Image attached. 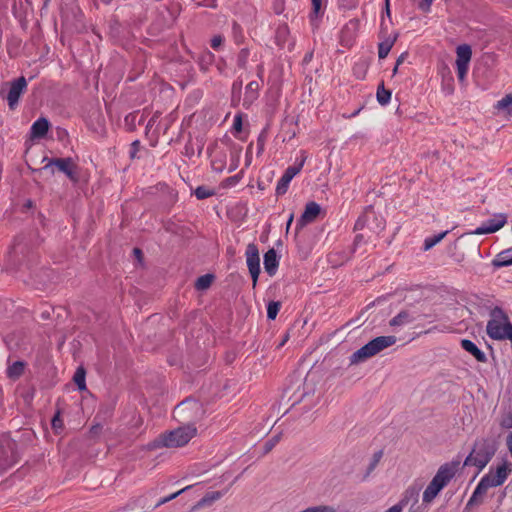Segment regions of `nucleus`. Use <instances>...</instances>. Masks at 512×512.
Returning <instances> with one entry per match:
<instances>
[{"label": "nucleus", "mask_w": 512, "mask_h": 512, "mask_svg": "<svg viewBox=\"0 0 512 512\" xmlns=\"http://www.w3.org/2000/svg\"><path fill=\"white\" fill-rule=\"evenodd\" d=\"M101 432H102V425L100 423H96L91 426V428L89 430V435L91 438H96L101 434Z\"/></svg>", "instance_id": "49530a36"}, {"label": "nucleus", "mask_w": 512, "mask_h": 512, "mask_svg": "<svg viewBox=\"0 0 512 512\" xmlns=\"http://www.w3.org/2000/svg\"><path fill=\"white\" fill-rule=\"evenodd\" d=\"M398 34H395L393 37H387L378 45V57L379 59H384L388 56L390 50L392 49L395 41L397 40Z\"/></svg>", "instance_id": "4be33fe9"}, {"label": "nucleus", "mask_w": 512, "mask_h": 512, "mask_svg": "<svg viewBox=\"0 0 512 512\" xmlns=\"http://www.w3.org/2000/svg\"><path fill=\"white\" fill-rule=\"evenodd\" d=\"M49 128L50 122L48 119L40 117L32 124L30 129V136L33 139H42L47 135Z\"/></svg>", "instance_id": "2eb2a0df"}, {"label": "nucleus", "mask_w": 512, "mask_h": 512, "mask_svg": "<svg viewBox=\"0 0 512 512\" xmlns=\"http://www.w3.org/2000/svg\"><path fill=\"white\" fill-rule=\"evenodd\" d=\"M385 512H402V511L400 510V507L393 505L391 508H389Z\"/></svg>", "instance_id": "774afa93"}, {"label": "nucleus", "mask_w": 512, "mask_h": 512, "mask_svg": "<svg viewBox=\"0 0 512 512\" xmlns=\"http://www.w3.org/2000/svg\"><path fill=\"white\" fill-rule=\"evenodd\" d=\"M204 412L201 402L187 398L174 408L173 417L179 423L195 426L202 419Z\"/></svg>", "instance_id": "7ed1b4c3"}, {"label": "nucleus", "mask_w": 512, "mask_h": 512, "mask_svg": "<svg viewBox=\"0 0 512 512\" xmlns=\"http://www.w3.org/2000/svg\"><path fill=\"white\" fill-rule=\"evenodd\" d=\"M223 495L224 493L221 491L208 492L193 506L192 510L210 506L215 501L219 500Z\"/></svg>", "instance_id": "aec40b11"}, {"label": "nucleus", "mask_w": 512, "mask_h": 512, "mask_svg": "<svg viewBox=\"0 0 512 512\" xmlns=\"http://www.w3.org/2000/svg\"><path fill=\"white\" fill-rule=\"evenodd\" d=\"M487 335L493 340H501V336L503 333V324L496 323L493 321H488L486 326Z\"/></svg>", "instance_id": "393cba45"}, {"label": "nucleus", "mask_w": 512, "mask_h": 512, "mask_svg": "<svg viewBox=\"0 0 512 512\" xmlns=\"http://www.w3.org/2000/svg\"><path fill=\"white\" fill-rule=\"evenodd\" d=\"M252 143L248 146L247 148V151H246V166L250 165L251 163V158H252V152H251V149H252Z\"/></svg>", "instance_id": "052dcab7"}, {"label": "nucleus", "mask_w": 512, "mask_h": 512, "mask_svg": "<svg viewBox=\"0 0 512 512\" xmlns=\"http://www.w3.org/2000/svg\"><path fill=\"white\" fill-rule=\"evenodd\" d=\"M490 317H491V319L489 321H493V322H496V323L504 324L507 321H509L508 315L499 306H495L493 309H491Z\"/></svg>", "instance_id": "c85d7f7f"}, {"label": "nucleus", "mask_w": 512, "mask_h": 512, "mask_svg": "<svg viewBox=\"0 0 512 512\" xmlns=\"http://www.w3.org/2000/svg\"><path fill=\"white\" fill-rule=\"evenodd\" d=\"M264 269L269 276H274L278 270L279 257L274 248L264 254Z\"/></svg>", "instance_id": "dca6fc26"}, {"label": "nucleus", "mask_w": 512, "mask_h": 512, "mask_svg": "<svg viewBox=\"0 0 512 512\" xmlns=\"http://www.w3.org/2000/svg\"><path fill=\"white\" fill-rule=\"evenodd\" d=\"M397 341L396 336H378L364 346L359 348L350 356V363L357 364L363 362L376 354L380 353L384 349L394 345Z\"/></svg>", "instance_id": "f03ea898"}, {"label": "nucleus", "mask_w": 512, "mask_h": 512, "mask_svg": "<svg viewBox=\"0 0 512 512\" xmlns=\"http://www.w3.org/2000/svg\"><path fill=\"white\" fill-rule=\"evenodd\" d=\"M260 85L257 81H251L246 86V92L244 97V104H251L254 100L258 98V91Z\"/></svg>", "instance_id": "b1692460"}, {"label": "nucleus", "mask_w": 512, "mask_h": 512, "mask_svg": "<svg viewBox=\"0 0 512 512\" xmlns=\"http://www.w3.org/2000/svg\"><path fill=\"white\" fill-rule=\"evenodd\" d=\"M442 489L443 487L437 481L432 479L423 492V504L431 503L437 497V495L440 493Z\"/></svg>", "instance_id": "6ab92c4d"}, {"label": "nucleus", "mask_w": 512, "mask_h": 512, "mask_svg": "<svg viewBox=\"0 0 512 512\" xmlns=\"http://www.w3.org/2000/svg\"><path fill=\"white\" fill-rule=\"evenodd\" d=\"M85 378V369L82 366L78 367L73 376V381L80 391H85L87 389Z\"/></svg>", "instance_id": "c756f323"}, {"label": "nucleus", "mask_w": 512, "mask_h": 512, "mask_svg": "<svg viewBox=\"0 0 512 512\" xmlns=\"http://www.w3.org/2000/svg\"><path fill=\"white\" fill-rule=\"evenodd\" d=\"M281 308V303L279 301H270L267 305V318L269 320H274Z\"/></svg>", "instance_id": "e433bc0d"}, {"label": "nucleus", "mask_w": 512, "mask_h": 512, "mask_svg": "<svg viewBox=\"0 0 512 512\" xmlns=\"http://www.w3.org/2000/svg\"><path fill=\"white\" fill-rule=\"evenodd\" d=\"M250 52L247 48H242L237 56V65L241 69H246Z\"/></svg>", "instance_id": "58836bf2"}, {"label": "nucleus", "mask_w": 512, "mask_h": 512, "mask_svg": "<svg viewBox=\"0 0 512 512\" xmlns=\"http://www.w3.org/2000/svg\"><path fill=\"white\" fill-rule=\"evenodd\" d=\"M511 469L509 468V464L507 461H504L501 465H499L496 469V473L493 475L490 471L488 474L484 475L479 483L488 490L492 487L501 486L506 479L508 478Z\"/></svg>", "instance_id": "1a4fd4ad"}, {"label": "nucleus", "mask_w": 512, "mask_h": 512, "mask_svg": "<svg viewBox=\"0 0 512 512\" xmlns=\"http://www.w3.org/2000/svg\"><path fill=\"white\" fill-rule=\"evenodd\" d=\"M140 147L141 144L139 140H135L131 143L129 151V156L131 159H135L137 157V153L139 152Z\"/></svg>", "instance_id": "a18cd8bd"}, {"label": "nucleus", "mask_w": 512, "mask_h": 512, "mask_svg": "<svg viewBox=\"0 0 512 512\" xmlns=\"http://www.w3.org/2000/svg\"><path fill=\"white\" fill-rule=\"evenodd\" d=\"M495 108L498 110H506L508 113L512 112V92L506 94L501 100L497 102Z\"/></svg>", "instance_id": "72a5a7b5"}, {"label": "nucleus", "mask_w": 512, "mask_h": 512, "mask_svg": "<svg viewBox=\"0 0 512 512\" xmlns=\"http://www.w3.org/2000/svg\"><path fill=\"white\" fill-rule=\"evenodd\" d=\"M19 460L16 442L9 435L0 436V471L7 470Z\"/></svg>", "instance_id": "39448f33"}, {"label": "nucleus", "mask_w": 512, "mask_h": 512, "mask_svg": "<svg viewBox=\"0 0 512 512\" xmlns=\"http://www.w3.org/2000/svg\"><path fill=\"white\" fill-rule=\"evenodd\" d=\"M241 88H242V82L241 81L234 82L233 85H232V92L233 93H235V92L240 93L241 92Z\"/></svg>", "instance_id": "680f3d73"}, {"label": "nucleus", "mask_w": 512, "mask_h": 512, "mask_svg": "<svg viewBox=\"0 0 512 512\" xmlns=\"http://www.w3.org/2000/svg\"><path fill=\"white\" fill-rule=\"evenodd\" d=\"M239 180H240V176L234 175V176H231V177H228L227 179H225L224 184H225V186H232V185H235L236 183H238Z\"/></svg>", "instance_id": "4d7b16f0"}, {"label": "nucleus", "mask_w": 512, "mask_h": 512, "mask_svg": "<svg viewBox=\"0 0 512 512\" xmlns=\"http://www.w3.org/2000/svg\"><path fill=\"white\" fill-rule=\"evenodd\" d=\"M47 160V164L42 168L43 170L51 169L54 173L53 167H56L58 171L62 172L67 178L73 183L79 181L78 166L71 157L65 158H44Z\"/></svg>", "instance_id": "423d86ee"}, {"label": "nucleus", "mask_w": 512, "mask_h": 512, "mask_svg": "<svg viewBox=\"0 0 512 512\" xmlns=\"http://www.w3.org/2000/svg\"><path fill=\"white\" fill-rule=\"evenodd\" d=\"M321 212V207L318 203L310 201L306 204L305 209L296 222L295 230L299 232L307 224L312 223L316 220Z\"/></svg>", "instance_id": "ddd939ff"}, {"label": "nucleus", "mask_w": 512, "mask_h": 512, "mask_svg": "<svg viewBox=\"0 0 512 512\" xmlns=\"http://www.w3.org/2000/svg\"><path fill=\"white\" fill-rule=\"evenodd\" d=\"M500 425L506 429L512 428V413H509L506 417H504Z\"/></svg>", "instance_id": "3c124183"}, {"label": "nucleus", "mask_w": 512, "mask_h": 512, "mask_svg": "<svg viewBox=\"0 0 512 512\" xmlns=\"http://www.w3.org/2000/svg\"><path fill=\"white\" fill-rule=\"evenodd\" d=\"M424 509L421 505L416 504L415 506L411 505L409 512H424Z\"/></svg>", "instance_id": "e2e57ef3"}, {"label": "nucleus", "mask_w": 512, "mask_h": 512, "mask_svg": "<svg viewBox=\"0 0 512 512\" xmlns=\"http://www.w3.org/2000/svg\"><path fill=\"white\" fill-rule=\"evenodd\" d=\"M434 0H421L418 4V8L425 12V13H428L430 12L431 10V5L433 3Z\"/></svg>", "instance_id": "09e8293b"}, {"label": "nucleus", "mask_w": 512, "mask_h": 512, "mask_svg": "<svg viewBox=\"0 0 512 512\" xmlns=\"http://www.w3.org/2000/svg\"><path fill=\"white\" fill-rule=\"evenodd\" d=\"M266 142V132L262 131L257 138V155H261L264 151V146Z\"/></svg>", "instance_id": "c03bdc74"}, {"label": "nucleus", "mask_w": 512, "mask_h": 512, "mask_svg": "<svg viewBox=\"0 0 512 512\" xmlns=\"http://www.w3.org/2000/svg\"><path fill=\"white\" fill-rule=\"evenodd\" d=\"M382 457H383V450H379L373 454V456L370 460V463L367 467L366 473L364 475V479L368 478L370 476V474L375 470V468L379 464Z\"/></svg>", "instance_id": "473e14b6"}, {"label": "nucleus", "mask_w": 512, "mask_h": 512, "mask_svg": "<svg viewBox=\"0 0 512 512\" xmlns=\"http://www.w3.org/2000/svg\"><path fill=\"white\" fill-rule=\"evenodd\" d=\"M457 76L460 81H463L467 75L469 63H456Z\"/></svg>", "instance_id": "37998d69"}, {"label": "nucleus", "mask_w": 512, "mask_h": 512, "mask_svg": "<svg viewBox=\"0 0 512 512\" xmlns=\"http://www.w3.org/2000/svg\"><path fill=\"white\" fill-rule=\"evenodd\" d=\"M376 97L377 101L381 105H386L391 99V91L385 89L383 82L377 88Z\"/></svg>", "instance_id": "2f4dec72"}, {"label": "nucleus", "mask_w": 512, "mask_h": 512, "mask_svg": "<svg viewBox=\"0 0 512 512\" xmlns=\"http://www.w3.org/2000/svg\"><path fill=\"white\" fill-rule=\"evenodd\" d=\"M4 85H9V91L6 95L9 109L15 110L19 104L21 96L27 90V80L24 76H21L15 80L4 83Z\"/></svg>", "instance_id": "6e6552de"}, {"label": "nucleus", "mask_w": 512, "mask_h": 512, "mask_svg": "<svg viewBox=\"0 0 512 512\" xmlns=\"http://www.w3.org/2000/svg\"><path fill=\"white\" fill-rule=\"evenodd\" d=\"M497 448V442L493 438L477 439L464 461V466H475L478 472L482 471L494 457Z\"/></svg>", "instance_id": "f257e3e1"}, {"label": "nucleus", "mask_w": 512, "mask_h": 512, "mask_svg": "<svg viewBox=\"0 0 512 512\" xmlns=\"http://www.w3.org/2000/svg\"><path fill=\"white\" fill-rule=\"evenodd\" d=\"M190 488H191V486H187V487H185V488H183V489H181V490H179V491H177V492H175V493H172L171 495H169V496H167V497H166L167 501L169 502V501H171V500L175 499V498H176V497H178L180 494H182L183 492L187 491V490H188V489H190Z\"/></svg>", "instance_id": "13d9d810"}, {"label": "nucleus", "mask_w": 512, "mask_h": 512, "mask_svg": "<svg viewBox=\"0 0 512 512\" xmlns=\"http://www.w3.org/2000/svg\"><path fill=\"white\" fill-rule=\"evenodd\" d=\"M421 491V486L411 485L409 486L403 493L402 498L399 500L395 506L400 507L402 511L404 507L411 504L415 506L419 501V494Z\"/></svg>", "instance_id": "4468645a"}, {"label": "nucleus", "mask_w": 512, "mask_h": 512, "mask_svg": "<svg viewBox=\"0 0 512 512\" xmlns=\"http://www.w3.org/2000/svg\"><path fill=\"white\" fill-rule=\"evenodd\" d=\"M366 225V216L365 215H362L360 216L356 222H355V225H354V231H360V230H363L364 227Z\"/></svg>", "instance_id": "8fccbe9b"}, {"label": "nucleus", "mask_w": 512, "mask_h": 512, "mask_svg": "<svg viewBox=\"0 0 512 512\" xmlns=\"http://www.w3.org/2000/svg\"><path fill=\"white\" fill-rule=\"evenodd\" d=\"M223 43V37L220 36V35H215L212 39H211V47L213 49H218Z\"/></svg>", "instance_id": "603ef678"}, {"label": "nucleus", "mask_w": 512, "mask_h": 512, "mask_svg": "<svg viewBox=\"0 0 512 512\" xmlns=\"http://www.w3.org/2000/svg\"><path fill=\"white\" fill-rule=\"evenodd\" d=\"M385 12L390 17V0H385Z\"/></svg>", "instance_id": "69168bd1"}, {"label": "nucleus", "mask_w": 512, "mask_h": 512, "mask_svg": "<svg viewBox=\"0 0 512 512\" xmlns=\"http://www.w3.org/2000/svg\"><path fill=\"white\" fill-rule=\"evenodd\" d=\"M449 233L448 230L446 231H443L437 235H434L432 237H427L425 240H424V246H423V250L424 251H428L430 250L431 248H433L436 244H438L447 234Z\"/></svg>", "instance_id": "7c9ffc66"}, {"label": "nucleus", "mask_w": 512, "mask_h": 512, "mask_svg": "<svg viewBox=\"0 0 512 512\" xmlns=\"http://www.w3.org/2000/svg\"><path fill=\"white\" fill-rule=\"evenodd\" d=\"M456 55V63H470L472 57V49L470 45H459L456 49Z\"/></svg>", "instance_id": "5701e85b"}, {"label": "nucleus", "mask_w": 512, "mask_h": 512, "mask_svg": "<svg viewBox=\"0 0 512 512\" xmlns=\"http://www.w3.org/2000/svg\"><path fill=\"white\" fill-rule=\"evenodd\" d=\"M215 276L213 274H204L200 277L197 278L196 282H195V289L198 290V291H203V290H206L208 289L213 280H214Z\"/></svg>", "instance_id": "cd10ccee"}, {"label": "nucleus", "mask_w": 512, "mask_h": 512, "mask_svg": "<svg viewBox=\"0 0 512 512\" xmlns=\"http://www.w3.org/2000/svg\"><path fill=\"white\" fill-rule=\"evenodd\" d=\"M507 222V216L504 213L494 215L492 219L487 220L482 226L476 228L468 234L482 235L490 234L500 230Z\"/></svg>", "instance_id": "f8f14e48"}, {"label": "nucleus", "mask_w": 512, "mask_h": 512, "mask_svg": "<svg viewBox=\"0 0 512 512\" xmlns=\"http://www.w3.org/2000/svg\"><path fill=\"white\" fill-rule=\"evenodd\" d=\"M195 426L184 425L161 435L162 445L168 448L186 445L196 434Z\"/></svg>", "instance_id": "20e7f679"}, {"label": "nucleus", "mask_w": 512, "mask_h": 512, "mask_svg": "<svg viewBox=\"0 0 512 512\" xmlns=\"http://www.w3.org/2000/svg\"><path fill=\"white\" fill-rule=\"evenodd\" d=\"M24 361H15L12 365L7 368V376L10 379H18L23 375L25 369Z\"/></svg>", "instance_id": "bb28decb"}, {"label": "nucleus", "mask_w": 512, "mask_h": 512, "mask_svg": "<svg viewBox=\"0 0 512 512\" xmlns=\"http://www.w3.org/2000/svg\"><path fill=\"white\" fill-rule=\"evenodd\" d=\"M495 267H506L512 265V247L502 251L497 255V258L493 261Z\"/></svg>", "instance_id": "a878e982"}, {"label": "nucleus", "mask_w": 512, "mask_h": 512, "mask_svg": "<svg viewBox=\"0 0 512 512\" xmlns=\"http://www.w3.org/2000/svg\"><path fill=\"white\" fill-rule=\"evenodd\" d=\"M460 461L453 460L451 462L444 463L439 467L433 479L437 481L443 488L454 478L458 469Z\"/></svg>", "instance_id": "9b49d317"}, {"label": "nucleus", "mask_w": 512, "mask_h": 512, "mask_svg": "<svg viewBox=\"0 0 512 512\" xmlns=\"http://www.w3.org/2000/svg\"><path fill=\"white\" fill-rule=\"evenodd\" d=\"M365 242V237L363 234H357L354 238V241H353V251L356 250V248Z\"/></svg>", "instance_id": "6e6d98bb"}, {"label": "nucleus", "mask_w": 512, "mask_h": 512, "mask_svg": "<svg viewBox=\"0 0 512 512\" xmlns=\"http://www.w3.org/2000/svg\"><path fill=\"white\" fill-rule=\"evenodd\" d=\"M157 115L155 114L149 121H148V124L146 126V129H149L150 127L153 126V124L155 123V119H156Z\"/></svg>", "instance_id": "338daca9"}, {"label": "nucleus", "mask_w": 512, "mask_h": 512, "mask_svg": "<svg viewBox=\"0 0 512 512\" xmlns=\"http://www.w3.org/2000/svg\"><path fill=\"white\" fill-rule=\"evenodd\" d=\"M487 490L480 484L476 486L472 496L468 500L463 512H471V508L474 506H478L483 503V496L486 494Z\"/></svg>", "instance_id": "a211bd4d"}, {"label": "nucleus", "mask_w": 512, "mask_h": 512, "mask_svg": "<svg viewBox=\"0 0 512 512\" xmlns=\"http://www.w3.org/2000/svg\"><path fill=\"white\" fill-rule=\"evenodd\" d=\"M51 424H52V427H53L54 430H57L58 428H62L63 427V422H62V420L59 417V413H57L52 418Z\"/></svg>", "instance_id": "864d4df0"}, {"label": "nucleus", "mask_w": 512, "mask_h": 512, "mask_svg": "<svg viewBox=\"0 0 512 512\" xmlns=\"http://www.w3.org/2000/svg\"><path fill=\"white\" fill-rule=\"evenodd\" d=\"M233 129L237 132L242 130V117L241 115H236L233 121Z\"/></svg>", "instance_id": "5fc2aeb1"}, {"label": "nucleus", "mask_w": 512, "mask_h": 512, "mask_svg": "<svg viewBox=\"0 0 512 512\" xmlns=\"http://www.w3.org/2000/svg\"><path fill=\"white\" fill-rule=\"evenodd\" d=\"M232 33H233L235 42L237 44H241L244 39L243 30H242L241 25L236 21L232 22Z\"/></svg>", "instance_id": "ea45409f"}, {"label": "nucleus", "mask_w": 512, "mask_h": 512, "mask_svg": "<svg viewBox=\"0 0 512 512\" xmlns=\"http://www.w3.org/2000/svg\"><path fill=\"white\" fill-rule=\"evenodd\" d=\"M323 0H311L312 2V10L310 13V19L313 21L314 18H318L320 15L321 7Z\"/></svg>", "instance_id": "79ce46f5"}, {"label": "nucleus", "mask_w": 512, "mask_h": 512, "mask_svg": "<svg viewBox=\"0 0 512 512\" xmlns=\"http://www.w3.org/2000/svg\"><path fill=\"white\" fill-rule=\"evenodd\" d=\"M246 263L252 278L253 287L257 285L260 270L259 249L255 243H249L246 247Z\"/></svg>", "instance_id": "9d476101"}, {"label": "nucleus", "mask_w": 512, "mask_h": 512, "mask_svg": "<svg viewBox=\"0 0 512 512\" xmlns=\"http://www.w3.org/2000/svg\"><path fill=\"white\" fill-rule=\"evenodd\" d=\"M414 320L415 318L408 310H402L389 321V325L391 327H398L412 323Z\"/></svg>", "instance_id": "412c9836"}, {"label": "nucleus", "mask_w": 512, "mask_h": 512, "mask_svg": "<svg viewBox=\"0 0 512 512\" xmlns=\"http://www.w3.org/2000/svg\"><path fill=\"white\" fill-rule=\"evenodd\" d=\"M461 347L466 352L471 354L478 362L486 363L487 362V356L486 354L478 348V346L469 339H462L461 340Z\"/></svg>", "instance_id": "f3484780"}, {"label": "nucleus", "mask_w": 512, "mask_h": 512, "mask_svg": "<svg viewBox=\"0 0 512 512\" xmlns=\"http://www.w3.org/2000/svg\"><path fill=\"white\" fill-rule=\"evenodd\" d=\"M226 165V155L222 153L219 157H215L211 160V167L215 172H222Z\"/></svg>", "instance_id": "c9c22d12"}, {"label": "nucleus", "mask_w": 512, "mask_h": 512, "mask_svg": "<svg viewBox=\"0 0 512 512\" xmlns=\"http://www.w3.org/2000/svg\"><path fill=\"white\" fill-rule=\"evenodd\" d=\"M306 159L305 152L302 151L301 159H297L293 165L286 168L276 186L277 196H282L287 192L291 180L302 170Z\"/></svg>", "instance_id": "0eeeda50"}, {"label": "nucleus", "mask_w": 512, "mask_h": 512, "mask_svg": "<svg viewBox=\"0 0 512 512\" xmlns=\"http://www.w3.org/2000/svg\"><path fill=\"white\" fill-rule=\"evenodd\" d=\"M214 194H215V191L213 189H209L206 186H198L194 191V195L199 200L209 198V197L213 196Z\"/></svg>", "instance_id": "4c0bfd02"}, {"label": "nucleus", "mask_w": 512, "mask_h": 512, "mask_svg": "<svg viewBox=\"0 0 512 512\" xmlns=\"http://www.w3.org/2000/svg\"><path fill=\"white\" fill-rule=\"evenodd\" d=\"M282 437V432H279L268 439L263 445V455L268 454L279 443Z\"/></svg>", "instance_id": "f704fd0d"}, {"label": "nucleus", "mask_w": 512, "mask_h": 512, "mask_svg": "<svg viewBox=\"0 0 512 512\" xmlns=\"http://www.w3.org/2000/svg\"><path fill=\"white\" fill-rule=\"evenodd\" d=\"M137 112L129 113L125 116L124 122L128 130L133 131L136 128Z\"/></svg>", "instance_id": "a19ab883"}, {"label": "nucleus", "mask_w": 512, "mask_h": 512, "mask_svg": "<svg viewBox=\"0 0 512 512\" xmlns=\"http://www.w3.org/2000/svg\"><path fill=\"white\" fill-rule=\"evenodd\" d=\"M451 257L453 258V260L456 262V263H462L465 259V256L463 253H453L451 255Z\"/></svg>", "instance_id": "bf43d9fd"}, {"label": "nucleus", "mask_w": 512, "mask_h": 512, "mask_svg": "<svg viewBox=\"0 0 512 512\" xmlns=\"http://www.w3.org/2000/svg\"><path fill=\"white\" fill-rule=\"evenodd\" d=\"M168 503L166 497L161 498L154 506V509L160 507L161 505Z\"/></svg>", "instance_id": "0e129e2a"}, {"label": "nucleus", "mask_w": 512, "mask_h": 512, "mask_svg": "<svg viewBox=\"0 0 512 512\" xmlns=\"http://www.w3.org/2000/svg\"><path fill=\"white\" fill-rule=\"evenodd\" d=\"M285 2L284 0H273V11L276 14H281L284 11Z\"/></svg>", "instance_id": "de8ad7c7"}]
</instances>
